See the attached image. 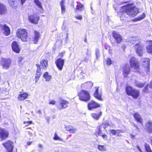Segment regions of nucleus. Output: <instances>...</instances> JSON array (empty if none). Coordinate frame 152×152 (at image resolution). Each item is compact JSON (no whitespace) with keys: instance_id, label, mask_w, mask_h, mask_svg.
Segmentation results:
<instances>
[{"instance_id":"obj_1","label":"nucleus","mask_w":152,"mask_h":152,"mask_svg":"<svg viewBox=\"0 0 152 152\" xmlns=\"http://www.w3.org/2000/svg\"><path fill=\"white\" fill-rule=\"evenodd\" d=\"M121 8V11L118 13V15L121 20L125 21L126 20V17H125V14L130 17H133L139 12V9L136 6H125L122 7Z\"/></svg>"},{"instance_id":"obj_2","label":"nucleus","mask_w":152,"mask_h":152,"mask_svg":"<svg viewBox=\"0 0 152 152\" xmlns=\"http://www.w3.org/2000/svg\"><path fill=\"white\" fill-rule=\"evenodd\" d=\"M130 41L132 44H134V48L138 56H142L144 53V46L139 38L137 37H132L130 38Z\"/></svg>"},{"instance_id":"obj_3","label":"nucleus","mask_w":152,"mask_h":152,"mask_svg":"<svg viewBox=\"0 0 152 152\" xmlns=\"http://www.w3.org/2000/svg\"><path fill=\"white\" fill-rule=\"evenodd\" d=\"M126 91L128 95L132 96L134 99H137L140 94L139 90L133 88L130 86L126 87Z\"/></svg>"},{"instance_id":"obj_4","label":"nucleus","mask_w":152,"mask_h":152,"mask_svg":"<svg viewBox=\"0 0 152 152\" xmlns=\"http://www.w3.org/2000/svg\"><path fill=\"white\" fill-rule=\"evenodd\" d=\"M17 37L20 39L23 42H26L28 40V32L25 29H19L16 32Z\"/></svg>"},{"instance_id":"obj_5","label":"nucleus","mask_w":152,"mask_h":152,"mask_svg":"<svg viewBox=\"0 0 152 152\" xmlns=\"http://www.w3.org/2000/svg\"><path fill=\"white\" fill-rule=\"evenodd\" d=\"M78 95L80 100L81 101L86 102L88 101L90 98V96L88 92L84 90H82L78 94Z\"/></svg>"},{"instance_id":"obj_6","label":"nucleus","mask_w":152,"mask_h":152,"mask_svg":"<svg viewBox=\"0 0 152 152\" xmlns=\"http://www.w3.org/2000/svg\"><path fill=\"white\" fill-rule=\"evenodd\" d=\"M130 64L132 68H133L137 71L139 69L138 63L135 57L131 58L130 61Z\"/></svg>"},{"instance_id":"obj_7","label":"nucleus","mask_w":152,"mask_h":152,"mask_svg":"<svg viewBox=\"0 0 152 152\" xmlns=\"http://www.w3.org/2000/svg\"><path fill=\"white\" fill-rule=\"evenodd\" d=\"M28 19L30 22L36 24L39 19V17L36 14H33L28 15Z\"/></svg>"},{"instance_id":"obj_8","label":"nucleus","mask_w":152,"mask_h":152,"mask_svg":"<svg viewBox=\"0 0 152 152\" xmlns=\"http://www.w3.org/2000/svg\"><path fill=\"white\" fill-rule=\"evenodd\" d=\"M141 60L144 67L146 68L145 71L148 72L149 70L150 60L148 58H142Z\"/></svg>"},{"instance_id":"obj_9","label":"nucleus","mask_w":152,"mask_h":152,"mask_svg":"<svg viewBox=\"0 0 152 152\" xmlns=\"http://www.w3.org/2000/svg\"><path fill=\"white\" fill-rule=\"evenodd\" d=\"M113 36L116 41L118 43H120L122 40L121 36L118 33L115 31H114L112 33Z\"/></svg>"},{"instance_id":"obj_10","label":"nucleus","mask_w":152,"mask_h":152,"mask_svg":"<svg viewBox=\"0 0 152 152\" xmlns=\"http://www.w3.org/2000/svg\"><path fill=\"white\" fill-rule=\"evenodd\" d=\"M10 63L11 61L10 59H1V64L4 68L8 69L10 67Z\"/></svg>"},{"instance_id":"obj_11","label":"nucleus","mask_w":152,"mask_h":152,"mask_svg":"<svg viewBox=\"0 0 152 152\" xmlns=\"http://www.w3.org/2000/svg\"><path fill=\"white\" fill-rule=\"evenodd\" d=\"M12 47L13 50L14 52L17 53H18L20 52L21 48L17 42L16 41L12 42Z\"/></svg>"},{"instance_id":"obj_12","label":"nucleus","mask_w":152,"mask_h":152,"mask_svg":"<svg viewBox=\"0 0 152 152\" xmlns=\"http://www.w3.org/2000/svg\"><path fill=\"white\" fill-rule=\"evenodd\" d=\"M100 107V105L99 104L94 101H91L88 104V109L90 110L99 107Z\"/></svg>"},{"instance_id":"obj_13","label":"nucleus","mask_w":152,"mask_h":152,"mask_svg":"<svg viewBox=\"0 0 152 152\" xmlns=\"http://www.w3.org/2000/svg\"><path fill=\"white\" fill-rule=\"evenodd\" d=\"M64 60L61 58L58 59L56 61V65L59 70H61L64 64Z\"/></svg>"},{"instance_id":"obj_14","label":"nucleus","mask_w":152,"mask_h":152,"mask_svg":"<svg viewBox=\"0 0 152 152\" xmlns=\"http://www.w3.org/2000/svg\"><path fill=\"white\" fill-rule=\"evenodd\" d=\"M69 102L65 100L61 99L60 102V103L58 106V108L59 110L65 108L67 107Z\"/></svg>"},{"instance_id":"obj_15","label":"nucleus","mask_w":152,"mask_h":152,"mask_svg":"<svg viewBox=\"0 0 152 152\" xmlns=\"http://www.w3.org/2000/svg\"><path fill=\"white\" fill-rule=\"evenodd\" d=\"M99 87H96L95 91L94 94V97L99 100L102 101V93L101 90L99 91Z\"/></svg>"},{"instance_id":"obj_16","label":"nucleus","mask_w":152,"mask_h":152,"mask_svg":"<svg viewBox=\"0 0 152 152\" xmlns=\"http://www.w3.org/2000/svg\"><path fill=\"white\" fill-rule=\"evenodd\" d=\"M145 129L147 132L152 133V121H148L145 123Z\"/></svg>"},{"instance_id":"obj_17","label":"nucleus","mask_w":152,"mask_h":152,"mask_svg":"<svg viewBox=\"0 0 152 152\" xmlns=\"http://www.w3.org/2000/svg\"><path fill=\"white\" fill-rule=\"evenodd\" d=\"M8 132L4 129H0V137L2 140L7 138L8 136Z\"/></svg>"},{"instance_id":"obj_18","label":"nucleus","mask_w":152,"mask_h":152,"mask_svg":"<svg viewBox=\"0 0 152 152\" xmlns=\"http://www.w3.org/2000/svg\"><path fill=\"white\" fill-rule=\"evenodd\" d=\"M1 26V28L0 29L3 30L4 34L6 36L9 35L10 33V31L9 27L5 24Z\"/></svg>"},{"instance_id":"obj_19","label":"nucleus","mask_w":152,"mask_h":152,"mask_svg":"<svg viewBox=\"0 0 152 152\" xmlns=\"http://www.w3.org/2000/svg\"><path fill=\"white\" fill-rule=\"evenodd\" d=\"M3 145L7 149L13 150V143L10 141H8L6 143H3Z\"/></svg>"},{"instance_id":"obj_20","label":"nucleus","mask_w":152,"mask_h":152,"mask_svg":"<svg viewBox=\"0 0 152 152\" xmlns=\"http://www.w3.org/2000/svg\"><path fill=\"white\" fill-rule=\"evenodd\" d=\"M135 119L138 122L141 124L142 122V119L140 115L137 113H136L133 115Z\"/></svg>"},{"instance_id":"obj_21","label":"nucleus","mask_w":152,"mask_h":152,"mask_svg":"<svg viewBox=\"0 0 152 152\" xmlns=\"http://www.w3.org/2000/svg\"><path fill=\"white\" fill-rule=\"evenodd\" d=\"M40 37L39 33L36 31H34V37L33 41L34 43L36 44L38 41L39 38Z\"/></svg>"},{"instance_id":"obj_22","label":"nucleus","mask_w":152,"mask_h":152,"mask_svg":"<svg viewBox=\"0 0 152 152\" xmlns=\"http://www.w3.org/2000/svg\"><path fill=\"white\" fill-rule=\"evenodd\" d=\"M6 11L7 9L5 6L4 4L0 3V15L5 14Z\"/></svg>"},{"instance_id":"obj_23","label":"nucleus","mask_w":152,"mask_h":152,"mask_svg":"<svg viewBox=\"0 0 152 152\" xmlns=\"http://www.w3.org/2000/svg\"><path fill=\"white\" fill-rule=\"evenodd\" d=\"M130 70V68L129 66H126L124 68L123 70V74L125 77H127V75L129 74Z\"/></svg>"},{"instance_id":"obj_24","label":"nucleus","mask_w":152,"mask_h":152,"mask_svg":"<svg viewBox=\"0 0 152 152\" xmlns=\"http://www.w3.org/2000/svg\"><path fill=\"white\" fill-rule=\"evenodd\" d=\"M28 94L26 93H24L22 94H19L18 98L19 100H23L25 99L28 96Z\"/></svg>"},{"instance_id":"obj_25","label":"nucleus","mask_w":152,"mask_h":152,"mask_svg":"<svg viewBox=\"0 0 152 152\" xmlns=\"http://www.w3.org/2000/svg\"><path fill=\"white\" fill-rule=\"evenodd\" d=\"M48 66V62L47 60H43L40 62V66L41 68L44 69L46 68Z\"/></svg>"},{"instance_id":"obj_26","label":"nucleus","mask_w":152,"mask_h":152,"mask_svg":"<svg viewBox=\"0 0 152 152\" xmlns=\"http://www.w3.org/2000/svg\"><path fill=\"white\" fill-rule=\"evenodd\" d=\"M65 2V0H62L60 3V5L61 7V13L62 14H64L66 11L65 6L64 5Z\"/></svg>"},{"instance_id":"obj_27","label":"nucleus","mask_w":152,"mask_h":152,"mask_svg":"<svg viewBox=\"0 0 152 152\" xmlns=\"http://www.w3.org/2000/svg\"><path fill=\"white\" fill-rule=\"evenodd\" d=\"M102 115V112H101L99 113H92L91 114V115L92 117L97 120H98Z\"/></svg>"},{"instance_id":"obj_28","label":"nucleus","mask_w":152,"mask_h":152,"mask_svg":"<svg viewBox=\"0 0 152 152\" xmlns=\"http://www.w3.org/2000/svg\"><path fill=\"white\" fill-rule=\"evenodd\" d=\"M66 129L67 131H69L70 133H74L76 131V129L72 126H66Z\"/></svg>"},{"instance_id":"obj_29","label":"nucleus","mask_w":152,"mask_h":152,"mask_svg":"<svg viewBox=\"0 0 152 152\" xmlns=\"http://www.w3.org/2000/svg\"><path fill=\"white\" fill-rule=\"evenodd\" d=\"M43 77L45 79L46 81H50L52 77L51 75H49L48 73L47 72H46L44 73Z\"/></svg>"},{"instance_id":"obj_30","label":"nucleus","mask_w":152,"mask_h":152,"mask_svg":"<svg viewBox=\"0 0 152 152\" xmlns=\"http://www.w3.org/2000/svg\"><path fill=\"white\" fill-rule=\"evenodd\" d=\"M148 87L152 89V80L151 82L149 84H148L147 86H145L143 90V91L145 92H149L150 90L148 89Z\"/></svg>"},{"instance_id":"obj_31","label":"nucleus","mask_w":152,"mask_h":152,"mask_svg":"<svg viewBox=\"0 0 152 152\" xmlns=\"http://www.w3.org/2000/svg\"><path fill=\"white\" fill-rule=\"evenodd\" d=\"M110 132L112 134L116 135H118L120 133H123L124 132L123 130H110Z\"/></svg>"},{"instance_id":"obj_32","label":"nucleus","mask_w":152,"mask_h":152,"mask_svg":"<svg viewBox=\"0 0 152 152\" xmlns=\"http://www.w3.org/2000/svg\"><path fill=\"white\" fill-rule=\"evenodd\" d=\"M134 83L136 86L140 88H142L145 86V83H141L137 80H136L135 81Z\"/></svg>"},{"instance_id":"obj_33","label":"nucleus","mask_w":152,"mask_h":152,"mask_svg":"<svg viewBox=\"0 0 152 152\" xmlns=\"http://www.w3.org/2000/svg\"><path fill=\"white\" fill-rule=\"evenodd\" d=\"M34 1L36 4L39 7V8L42 9H43L41 4V3L39 0H34Z\"/></svg>"},{"instance_id":"obj_34","label":"nucleus","mask_w":152,"mask_h":152,"mask_svg":"<svg viewBox=\"0 0 152 152\" xmlns=\"http://www.w3.org/2000/svg\"><path fill=\"white\" fill-rule=\"evenodd\" d=\"M146 49L148 53H152V41L150 45L147 47Z\"/></svg>"},{"instance_id":"obj_35","label":"nucleus","mask_w":152,"mask_h":152,"mask_svg":"<svg viewBox=\"0 0 152 152\" xmlns=\"http://www.w3.org/2000/svg\"><path fill=\"white\" fill-rule=\"evenodd\" d=\"M76 9L78 10L81 11L84 9L83 5L81 3H79L76 6Z\"/></svg>"},{"instance_id":"obj_36","label":"nucleus","mask_w":152,"mask_h":152,"mask_svg":"<svg viewBox=\"0 0 152 152\" xmlns=\"http://www.w3.org/2000/svg\"><path fill=\"white\" fill-rule=\"evenodd\" d=\"M98 149L101 151H105L106 150V146L104 145H99L98 146Z\"/></svg>"},{"instance_id":"obj_37","label":"nucleus","mask_w":152,"mask_h":152,"mask_svg":"<svg viewBox=\"0 0 152 152\" xmlns=\"http://www.w3.org/2000/svg\"><path fill=\"white\" fill-rule=\"evenodd\" d=\"M41 73H37L36 72V74L35 79V83H36L38 82L39 80V78L41 75Z\"/></svg>"},{"instance_id":"obj_38","label":"nucleus","mask_w":152,"mask_h":152,"mask_svg":"<svg viewBox=\"0 0 152 152\" xmlns=\"http://www.w3.org/2000/svg\"><path fill=\"white\" fill-rule=\"evenodd\" d=\"M145 17V15L144 13H143L141 15L136 18L137 21H140L143 19Z\"/></svg>"},{"instance_id":"obj_39","label":"nucleus","mask_w":152,"mask_h":152,"mask_svg":"<svg viewBox=\"0 0 152 152\" xmlns=\"http://www.w3.org/2000/svg\"><path fill=\"white\" fill-rule=\"evenodd\" d=\"M145 147L147 152H151V150L149 145L145 144Z\"/></svg>"},{"instance_id":"obj_40","label":"nucleus","mask_w":152,"mask_h":152,"mask_svg":"<svg viewBox=\"0 0 152 152\" xmlns=\"http://www.w3.org/2000/svg\"><path fill=\"white\" fill-rule=\"evenodd\" d=\"M105 62L107 65H110L112 64L113 61L111 60L110 58H108L107 60H105Z\"/></svg>"},{"instance_id":"obj_41","label":"nucleus","mask_w":152,"mask_h":152,"mask_svg":"<svg viewBox=\"0 0 152 152\" xmlns=\"http://www.w3.org/2000/svg\"><path fill=\"white\" fill-rule=\"evenodd\" d=\"M95 55L96 59H97L98 57L100 56V52L99 50L96 49L95 50Z\"/></svg>"},{"instance_id":"obj_42","label":"nucleus","mask_w":152,"mask_h":152,"mask_svg":"<svg viewBox=\"0 0 152 152\" xmlns=\"http://www.w3.org/2000/svg\"><path fill=\"white\" fill-rule=\"evenodd\" d=\"M8 2L10 6H12L15 1V0H8Z\"/></svg>"},{"instance_id":"obj_43","label":"nucleus","mask_w":152,"mask_h":152,"mask_svg":"<svg viewBox=\"0 0 152 152\" xmlns=\"http://www.w3.org/2000/svg\"><path fill=\"white\" fill-rule=\"evenodd\" d=\"M36 66L37 67V73H41V68L40 67V66L39 64H37L36 65Z\"/></svg>"},{"instance_id":"obj_44","label":"nucleus","mask_w":152,"mask_h":152,"mask_svg":"<svg viewBox=\"0 0 152 152\" xmlns=\"http://www.w3.org/2000/svg\"><path fill=\"white\" fill-rule=\"evenodd\" d=\"M53 139L55 140H60V138L56 133H55L54 134V136L53 137Z\"/></svg>"},{"instance_id":"obj_45","label":"nucleus","mask_w":152,"mask_h":152,"mask_svg":"<svg viewBox=\"0 0 152 152\" xmlns=\"http://www.w3.org/2000/svg\"><path fill=\"white\" fill-rule=\"evenodd\" d=\"M103 139L105 140H107V136L105 134H103L102 135Z\"/></svg>"},{"instance_id":"obj_46","label":"nucleus","mask_w":152,"mask_h":152,"mask_svg":"<svg viewBox=\"0 0 152 152\" xmlns=\"http://www.w3.org/2000/svg\"><path fill=\"white\" fill-rule=\"evenodd\" d=\"M32 121H24L23 122V124H28L27 125V126L29 124H31L32 123Z\"/></svg>"},{"instance_id":"obj_47","label":"nucleus","mask_w":152,"mask_h":152,"mask_svg":"<svg viewBox=\"0 0 152 152\" xmlns=\"http://www.w3.org/2000/svg\"><path fill=\"white\" fill-rule=\"evenodd\" d=\"M77 19L80 20L82 19V17L81 15H78L75 17Z\"/></svg>"},{"instance_id":"obj_48","label":"nucleus","mask_w":152,"mask_h":152,"mask_svg":"<svg viewBox=\"0 0 152 152\" xmlns=\"http://www.w3.org/2000/svg\"><path fill=\"white\" fill-rule=\"evenodd\" d=\"M66 28V26L63 24L62 26V28L63 30H65Z\"/></svg>"},{"instance_id":"obj_49","label":"nucleus","mask_w":152,"mask_h":152,"mask_svg":"<svg viewBox=\"0 0 152 152\" xmlns=\"http://www.w3.org/2000/svg\"><path fill=\"white\" fill-rule=\"evenodd\" d=\"M50 104H52L53 105L55 104H56V102L54 100H52L49 103Z\"/></svg>"},{"instance_id":"obj_50","label":"nucleus","mask_w":152,"mask_h":152,"mask_svg":"<svg viewBox=\"0 0 152 152\" xmlns=\"http://www.w3.org/2000/svg\"><path fill=\"white\" fill-rule=\"evenodd\" d=\"M91 53L89 51V50H88V49H87V51L86 52V54L88 55V56H89L91 54H90Z\"/></svg>"},{"instance_id":"obj_51","label":"nucleus","mask_w":152,"mask_h":152,"mask_svg":"<svg viewBox=\"0 0 152 152\" xmlns=\"http://www.w3.org/2000/svg\"><path fill=\"white\" fill-rule=\"evenodd\" d=\"M26 0H20L21 4L22 5L26 2Z\"/></svg>"},{"instance_id":"obj_52","label":"nucleus","mask_w":152,"mask_h":152,"mask_svg":"<svg viewBox=\"0 0 152 152\" xmlns=\"http://www.w3.org/2000/svg\"><path fill=\"white\" fill-rule=\"evenodd\" d=\"M46 119L47 120L48 123H49V121L50 120V118L48 117H46Z\"/></svg>"},{"instance_id":"obj_53","label":"nucleus","mask_w":152,"mask_h":152,"mask_svg":"<svg viewBox=\"0 0 152 152\" xmlns=\"http://www.w3.org/2000/svg\"><path fill=\"white\" fill-rule=\"evenodd\" d=\"M101 133H102L101 130L99 129L98 132V134L99 135H101Z\"/></svg>"},{"instance_id":"obj_54","label":"nucleus","mask_w":152,"mask_h":152,"mask_svg":"<svg viewBox=\"0 0 152 152\" xmlns=\"http://www.w3.org/2000/svg\"><path fill=\"white\" fill-rule=\"evenodd\" d=\"M38 146H39V148H41L42 149V145H41L40 144H39L38 145Z\"/></svg>"},{"instance_id":"obj_55","label":"nucleus","mask_w":152,"mask_h":152,"mask_svg":"<svg viewBox=\"0 0 152 152\" xmlns=\"http://www.w3.org/2000/svg\"><path fill=\"white\" fill-rule=\"evenodd\" d=\"M7 152H12L13 150H8L7 149Z\"/></svg>"},{"instance_id":"obj_56","label":"nucleus","mask_w":152,"mask_h":152,"mask_svg":"<svg viewBox=\"0 0 152 152\" xmlns=\"http://www.w3.org/2000/svg\"><path fill=\"white\" fill-rule=\"evenodd\" d=\"M32 143V142H28L27 143V145H29Z\"/></svg>"},{"instance_id":"obj_57","label":"nucleus","mask_w":152,"mask_h":152,"mask_svg":"<svg viewBox=\"0 0 152 152\" xmlns=\"http://www.w3.org/2000/svg\"><path fill=\"white\" fill-rule=\"evenodd\" d=\"M134 126H135V127H136V129H138V130H139V128H138V127L136 126V125L134 124Z\"/></svg>"},{"instance_id":"obj_58","label":"nucleus","mask_w":152,"mask_h":152,"mask_svg":"<svg viewBox=\"0 0 152 152\" xmlns=\"http://www.w3.org/2000/svg\"><path fill=\"white\" fill-rule=\"evenodd\" d=\"M135 137V136L133 135H131V137L133 139Z\"/></svg>"},{"instance_id":"obj_59","label":"nucleus","mask_w":152,"mask_h":152,"mask_svg":"<svg viewBox=\"0 0 152 152\" xmlns=\"http://www.w3.org/2000/svg\"><path fill=\"white\" fill-rule=\"evenodd\" d=\"M28 134H29V135L31 136H32V133H31V132H28Z\"/></svg>"},{"instance_id":"obj_60","label":"nucleus","mask_w":152,"mask_h":152,"mask_svg":"<svg viewBox=\"0 0 152 152\" xmlns=\"http://www.w3.org/2000/svg\"><path fill=\"white\" fill-rule=\"evenodd\" d=\"M37 112L38 113H39V114H41V112L40 110H38V111Z\"/></svg>"},{"instance_id":"obj_61","label":"nucleus","mask_w":152,"mask_h":152,"mask_svg":"<svg viewBox=\"0 0 152 152\" xmlns=\"http://www.w3.org/2000/svg\"><path fill=\"white\" fill-rule=\"evenodd\" d=\"M137 147L138 150H139L140 149V148L138 146H137Z\"/></svg>"},{"instance_id":"obj_62","label":"nucleus","mask_w":152,"mask_h":152,"mask_svg":"<svg viewBox=\"0 0 152 152\" xmlns=\"http://www.w3.org/2000/svg\"><path fill=\"white\" fill-rule=\"evenodd\" d=\"M87 39L86 38L85 39V40H84V41L85 42H86V41H87Z\"/></svg>"},{"instance_id":"obj_63","label":"nucleus","mask_w":152,"mask_h":152,"mask_svg":"<svg viewBox=\"0 0 152 152\" xmlns=\"http://www.w3.org/2000/svg\"><path fill=\"white\" fill-rule=\"evenodd\" d=\"M139 150L140 152H142V151L140 149Z\"/></svg>"},{"instance_id":"obj_64","label":"nucleus","mask_w":152,"mask_h":152,"mask_svg":"<svg viewBox=\"0 0 152 152\" xmlns=\"http://www.w3.org/2000/svg\"><path fill=\"white\" fill-rule=\"evenodd\" d=\"M117 136H121V134H120V133L119 134V135H117Z\"/></svg>"}]
</instances>
